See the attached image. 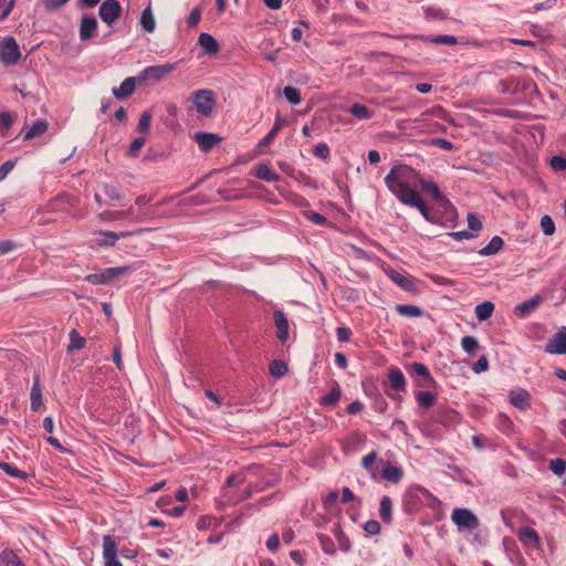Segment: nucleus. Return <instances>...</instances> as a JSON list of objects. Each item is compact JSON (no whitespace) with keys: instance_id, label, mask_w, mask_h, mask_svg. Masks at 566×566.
<instances>
[{"instance_id":"29","label":"nucleus","mask_w":566,"mask_h":566,"mask_svg":"<svg viewBox=\"0 0 566 566\" xmlns=\"http://www.w3.org/2000/svg\"><path fill=\"white\" fill-rule=\"evenodd\" d=\"M285 119L281 116H276L275 123L272 127V129L268 133V135L259 143V147H265L269 144L272 143L274 137L277 135V133L282 129V127L285 125Z\"/></svg>"},{"instance_id":"46","label":"nucleus","mask_w":566,"mask_h":566,"mask_svg":"<svg viewBox=\"0 0 566 566\" xmlns=\"http://www.w3.org/2000/svg\"><path fill=\"white\" fill-rule=\"evenodd\" d=\"M461 346L468 354H474L479 347V343L473 336H464L461 339Z\"/></svg>"},{"instance_id":"44","label":"nucleus","mask_w":566,"mask_h":566,"mask_svg":"<svg viewBox=\"0 0 566 566\" xmlns=\"http://www.w3.org/2000/svg\"><path fill=\"white\" fill-rule=\"evenodd\" d=\"M416 398L419 405L427 408L433 406L437 399L436 395L430 391H420L417 394Z\"/></svg>"},{"instance_id":"25","label":"nucleus","mask_w":566,"mask_h":566,"mask_svg":"<svg viewBox=\"0 0 566 566\" xmlns=\"http://www.w3.org/2000/svg\"><path fill=\"white\" fill-rule=\"evenodd\" d=\"M381 475L389 482L398 483L403 476V471L400 467L388 463L384 467Z\"/></svg>"},{"instance_id":"28","label":"nucleus","mask_w":566,"mask_h":566,"mask_svg":"<svg viewBox=\"0 0 566 566\" xmlns=\"http://www.w3.org/2000/svg\"><path fill=\"white\" fill-rule=\"evenodd\" d=\"M140 25L148 33H151L155 31L156 22H155V17H154V13H153L150 7H147L146 9L143 10L142 15H140Z\"/></svg>"},{"instance_id":"41","label":"nucleus","mask_w":566,"mask_h":566,"mask_svg":"<svg viewBox=\"0 0 566 566\" xmlns=\"http://www.w3.org/2000/svg\"><path fill=\"white\" fill-rule=\"evenodd\" d=\"M317 539L319 542L321 548L324 553L328 555H334L336 553L335 545L333 539L324 534H318Z\"/></svg>"},{"instance_id":"10","label":"nucleus","mask_w":566,"mask_h":566,"mask_svg":"<svg viewBox=\"0 0 566 566\" xmlns=\"http://www.w3.org/2000/svg\"><path fill=\"white\" fill-rule=\"evenodd\" d=\"M384 272L394 283H396L403 291L411 292V293L417 291V286H416V282H415L413 277L406 276L402 273L394 270L390 266H385Z\"/></svg>"},{"instance_id":"48","label":"nucleus","mask_w":566,"mask_h":566,"mask_svg":"<svg viewBox=\"0 0 566 566\" xmlns=\"http://www.w3.org/2000/svg\"><path fill=\"white\" fill-rule=\"evenodd\" d=\"M150 122H151V113L149 111H145L139 117V122H138L139 132H142L144 134H148L149 128H150Z\"/></svg>"},{"instance_id":"37","label":"nucleus","mask_w":566,"mask_h":566,"mask_svg":"<svg viewBox=\"0 0 566 566\" xmlns=\"http://www.w3.org/2000/svg\"><path fill=\"white\" fill-rule=\"evenodd\" d=\"M255 176L259 178V179H262V180H265V181H277L279 180V175L276 172H274L273 170H271L268 166L265 165H262V166H259L258 169H256V174Z\"/></svg>"},{"instance_id":"24","label":"nucleus","mask_w":566,"mask_h":566,"mask_svg":"<svg viewBox=\"0 0 566 566\" xmlns=\"http://www.w3.org/2000/svg\"><path fill=\"white\" fill-rule=\"evenodd\" d=\"M409 368L415 374H417L418 376H420L422 378V380L418 382V386L426 387V386L430 385V382L432 381V377H431L429 369L427 368L426 365H423L421 363H412L409 366Z\"/></svg>"},{"instance_id":"16","label":"nucleus","mask_w":566,"mask_h":566,"mask_svg":"<svg viewBox=\"0 0 566 566\" xmlns=\"http://www.w3.org/2000/svg\"><path fill=\"white\" fill-rule=\"evenodd\" d=\"M274 322L276 326V336L281 343H285L290 337V326L285 314L281 311L274 312Z\"/></svg>"},{"instance_id":"27","label":"nucleus","mask_w":566,"mask_h":566,"mask_svg":"<svg viewBox=\"0 0 566 566\" xmlns=\"http://www.w3.org/2000/svg\"><path fill=\"white\" fill-rule=\"evenodd\" d=\"M379 516L385 523L392 520V502L388 495H384L379 503Z\"/></svg>"},{"instance_id":"22","label":"nucleus","mask_w":566,"mask_h":566,"mask_svg":"<svg viewBox=\"0 0 566 566\" xmlns=\"http://www.w3.org/2000/svg\"><path fill=\"white\" fill-rule=\"evenodd\" d=\"M31 409L39 411L42 407V388L39 376L34 377V381L30 392Z\"/></svg>"},{"instance_id":"39","label":"nucleus","mask_w":566,"mask_h":566,"mask_svg":"<svg viewBox=\"0 0 566 566\" xmlns=\"http://www.w3.org/2000/svg\"><path fill=\"white\" fill-rule=\"evenodd\" d=\"M396 311L407 317H419L422 315L421 308L416 305H397Z\"/></svg>"},{"instance_id":"49","label":"nucleus","mask_w":566,"mask_h":566,"mask_svg":"<svg viewBox=\"0 0 566 566\" xmlns=\"http://www.w3.org/2000/svg\"><path fill=\"white\" fill-rule=\"evenodd\" d=\"M376 459H377V452L371 451L368 454H366L361 460L363 468L366 469L367 471H369L374 479L376 478V474L373 469V463L375 462Z\"/></svg>"},{"instance_id":"6","label":"nucleus","mask_w":566,"mask_h":566,"mask_svg":"<svg viewBox=\"0 0 566 566\" xmlns=\"http://www.w3.org/2000/svg\"><path fill=\"white\" fill-rule=\"evenodd\" d=\"M436 497L420 485L410 486L405 493V504L409 509H416L418 505L434 501Z\"/></svg>"},{"instance_id":"2","label":"nucleus","mask_w":566,"mask_h":566,"mask_svg":"<svg viewBox=\"0 0 566 566\" xmlns=\"http://www.w3.org/2000/svg\"><path fill=\"white\" fill-rule=\"evenodd\" d=\"M21 57V51L13 36L0 40V62L4 65H15Z\"/></svg>"},{"instance_id":"19","label":"nucleus","mask_w":566,"mask_h":566,"mask_svg":"<svg viewBox=\"0 0 566 566\" xmlns=\"http://www.w3.org/2000/svg\"><path fill=\"white\" fill-rule=\"evenodd\" d=\"M198 43L209 55H216L220 51L218 41L209 33H201L198 38Z\"/></svg>"},{"instance_id":"32","label":"nucleus","mask_w":566,"mask_h":566,"mask_svg":"<svg viewBox=\"0 0 566 566\" xmlns=\"http://www.w3.org/2000/svg\"><path fill=\"white\" fill-rule=\"evenodd\" d=\"M70 344L67 346V352L78 350L84 348L86 344V339L80 335L76 329H72L69 334Z\"/></svg>"},{"instance_id":"34","label":"nucleus","mask_w":566,"mask_h":566,"mask_svg":"<svg viewBox=\"0 0 566 566\" xmlns=\"http://www.w3.org/2000/svg\"><path fill=\"white\" fill-rule=\"evenodd\" d=\"M0 469H2L11 478L20 479L23 481H25L29 478L28 473L21 471L20 469L8 462H0Z\"/></svg>"},{"instance_id":"8","label":"nucleus","mask_w":566,"mask_h":566,"mask_svg":"<svg viewBox=\"0 0 566 566\" xmlns=\"http://www.w3.org/2000/svg\"><path fill=\"white\" fill-rule=\"evenodd\" d=\"M177 63H166L160 65H151L144 69L140 73L142 80L161 81L176 70Z\"/></svg>"},{"instance_id":"21","label":"nucleus","mask_w":566,"mask_h":566,"mask_svg":"<svg viewBox=\"0 0 566 566\" xmlns=\"http://www.w3.org/2000/svg\"><path fill=\"white\" fill-rule=\"evenodd\" d=\"M342 394L343 391L340 386L337 382H335L331 391L325 396L321 397L319 405L327 408H334L338 403Z\"/></svg>"},{"instance_id":"17","label":"nucleus","mask_w":566,"mask_h":566,"mask_svg":"<svg viewBox=\"0 0 566 566\" xmlns=\"http://www.w3.org/2000/svg\"><path fill=\"white\" fill-rule=\"evenodd\" d=\"M510 402L521 409H527L530 407V394L522 388L514 389L509 395Z\"/></svg>"},{"instance_id":"23","label":"nucleus","mask_w":566,"mask_h":566,"mask_svg":"<svg viewBox=\"0 0 566 566\" xmlns=\"http://www.w3.org/2000/svg\"><path fill=\"white\" fill-rule=\"evenodd\" d=\"M388 378L392 389L397 391L406 390V378L399 368H391Z\"/></svg>"},{"instance_id":"57","label":"nucleus","mask_w":566,"mask_h":566,"mask_svg":"<svg viewBox=\"0 0 566 566\" xmlns=\"http://www.w3.org/2000/svg\"><path fill=\"white\" fill-rule=\"evenodd\" d=\"M489 369V361L485 356H481L472 366V370L475 374H481Z\"/></svg>"},{"instance_id":"4","label":"nucleus","mask_w":566,"mask_h":566,"mask_svg":"<svg viewBox=\"0 0 566 566\" xmlns=\"http://www.w3.org/2000/svg\"><path fill=\"white\" fill-rule=\"evenodd\" d=\"M132 271H133V268L129 265L108 268L99 273L86 275L85 280L95 285L108 284L114 279L118 277L119 275L130 273Z\"/></svg>"},{"instance_id":"11","label":"nucleus","mask_w":566,"mask_h":566,"mask_svg":"<svg viewBox=\"0 0 566 566\" xmlns=\"http://www.w3.org/2000/svg\"><path fill=\"white\" fill-rule=\"evenodd\" d=\"M122 7L117 0H105L99 7V17L107 23L113 24L120 15Z\"/></svg>"},{"instance_id":"60","label":"nucleus","mask_w":566,"mask_h":566,"mask_svg":"<svg viewBox=\"0 0 566 566\" xmlns=\"http://www.w3.org/2000/svg\"><path fill=\"white\" fill-rule=\"evenodd\" d=\"M364 530L370 535H377L380 533V524L375 520H370L365 523Z\"/></svg>"},{"instance_id":"50","label":"nucleus","mask_w":566,"mask_h":566,"mask_svg":"<svg viewBox=\"0 0 566 566\" xmlns=\"http://www.w3.org/2000/svg\"><path fill=\"white\" fill-rule=\"evenodd\" d=\"M541 228L545 235H552L555 232V224L549 216L542 217Z\"/></svg>"},{"instance_id":"43","label":"nucleus","mask_w":566,"mask_h":566,"mask_svg":"<svg viewBox=\"0 0 566 566\" xmlns=\"http://www.w3.org/2000/svg\"><path fill=\"white\" fill-rule=\"evenodd\" d=\"M0 566H22V564L13 552H3L0 554Z\"/></svg>"},{"instance_id":"51","label":"nucleus","mask_w":566,"mask_h":566,"mask_svg":"<svg viewBox=\"0 0 566 566\" xmlns=\"http://www.w3.org/2000/svg\"><path fill=\"white\" fill-rule=\"evenodd\" d=\"M145 138L144 137H137L133 140V143L130 144V147L127 151V155L129 157H137L138 156V151L143 148V146L145 145Z\"/></svg>"},{"instance_id":"64","label":"nucleus","mask_w":566,"mask_h":566,"mask_svg":"<svg viewBox=\"0 0 566 566\" xmlns=\"http://www.w3.org/2000/svg\"><path fill=\"white\" fill-rule=\"evenodd\" d=\"M104 192L112 199V200H119L120 199V193L118 191V189L114 186H111V185H105L104 186Z\"/></svg>"},{"instance_id":"3","label":"nucleus","mask_w":566,"mask_h":566,"mask_svg":"<svg viewBox=\"0 0 566 566\" xmlns=\"http://www.w3.org/2000/svg\"><path fill=\"white\" fill-rule=\"evenodd\" d=\"M191 99L199 114L210 116L216 106L214 95L210 90H199L191 94Z\"/></svg>"},{"instance_id":"13","label":"nucleus","mask_w":566,"mask_h":566,"mask_svg":"<svg viewBox=\"0 0 566 566\" xmlns=\"http://www.w3.org/2000/svg\"><path fill=\"white\" fill-rule=\"evenodd\" d=\"M545 352L548 354H566V327H562L546 344Z\"/></svg>"},{"instance_id":"45","label":"nucleus","mask_w":566,"mask_h":566,"mask_svg":"<svg viewBox=\"0 0 566 566\" xmlns=\"http://www.w3.org/2000/svg\"><path fill=\"white\" fill-rule=\"evenodd\" d=\"M270 373L273 377H276V378L283 377L287 373V366L282 360H274L270 365Z\"/></svg>"},{"instance_id":"59","label":"nucleus","mask_w":566,"mask_h":566,"mask_svg":"<svg viewBox=\"0 0 566 566\" xmlns=\"http://www.w3.org/2000/svg\"><path fill=\"white\" fill-rule=\"evenodd\" d=\"M422 122H423L422 119H415V120H412V123L416 125L415 127L420 128L421 132L436 133L441 127L440 124L432 123V124L428 125V127L424 128L423 125H422Z\"/></svg>"},{"instance_id":"31","label":"nucleus","mask_w":566,"mask_h":566,"mask_svg":"<svg viewBox=\"0 0 566 566\" xmlns=\"http://www.w3.org/2000/svg\"><path fill=\"white\" fill-rule=\"evenodd\" d=\"M474 312L479 321H486L492 316L494 312V304L490 301H485L481 304H478L474 308Z\"/></svg>"},{"instance_id":"26","label":"nucleus","mask_w":566,"mask_h":566,"mask_svg":"<svg viewBox=\"0 0 566 566\" xmlns=\"http://www.w3.org/2000/svg\"><path fill=\"white\" fill-rule=\"evenodd\" d=\"M503 239L499 235H494L490 242L479 251V253L483 256L494 255L503 248Z\"/></svg>"},{"instance_id":"30","label":"nucleus","mask_w":566,"mask_h":566,"mask_svg":"<svg viewBox=\"0 0 566 566\" xmlns=\"http://www.w3.org/2000/svg\"><path fill=\"white\" fill-rule=\"evenodd\" d=\"M518 539L523 543H532L535 547H539L541 539L536 531L530 527L522 528L518 534Z\"/></svg>"},{"instance_id":"63","label":"nucleus","mask_w":566,"mask_h":566,"mask_svg":"<svg viewBox=\"0 0 566 566\" xmlns=\"http://www.w3.org/2000/svg\"><path fill=\"white\" fill-rule=\"evenodd\" d=\"M336 333L338 340L342 343L348 342L350 339L352 331L348 327H337Z\"/></svg>"},{"instance_id":"53","label":"nucleus","mask_w":566,"mask_h":566,"mask_svg":"<svg viewBox=\"0 0 566 566\" xmlns=\"http://www.w3.org/2000/svg\"><path fill=\"white\" fill-rule=\"evenodd\" d=\"M430 41L436 44H447V45H454L458 43V40L455 36L447 35V34L433 36V38H431Z\"/></svg>"},{"instance_id":"18","label":"nucleus","mask_w":566,"mask_h":566,"mask_svg":"<svg viewBox=\"0 0 566 566\" xmlns=\"http://www.w3.org/2000/svg\"><path fill=\"white\" fill-rule=\"evenodd\" d=\"M136 88V78L130 76L126 77L118 87L113 88V95L118 98H126L130 96Z\"/></svg>"},{"instance_id":"38","label":"nucleus","mask_w":566,"mask_h":566,"mask_svg":"<svg viewBox=\"0 0 566 566\" xmlns=\"http://www.w3.org/2000/svg\"><path fill=\"white\" fill-rule=\"evenodd\" d=\"M337 542L338 546L343 552H349L352 548V543L349 538L344 534L342 528L339 526H336L333 531Z\"/></svg>"},{"instance_id":"55","label":"nucleus","mask_w":566,"mask_h":566,"mask_svg":"<svg viewBox=\"0 0 566 566\" xmlns=\"http://www.w3.org/2000/svg\"><path fill=\"white\" fill-rule=\"evenodd\" d=\"M551 167L555 171H564L566 170V157L564 156H553L551 159Z\"/></svg>"},{"instance_id":"5","label":"nucleus","mask_w":566,"mask_h":566,"mask_svg":"<svg viewBox=\"0 0 566 566\" xmlns=\"http://www.w3.org/2000/svg\"><path fill=\"white\" fill-rule=\"evenodd\" d=\"M147 231V229H137L135 231H123V232H114L108 230L95 231L94 234L97 235L95 240V245L98 248L102 247H114L115 243L119 239H125L134 234H139Z\"/></svg>"},{"instance_id":"14","label":"nucleus","mask_w":566,"mask_h":566,"mask_svg":"<svg viewBox=\"0 0 566 566\" xmlns=\"http://www.w3.org/2000/svg\"><path fill=\"white\" fill-rule=\"evenodd\" d=\"M418 185H420L423 191L429 192L432 198L443 207L450 206V201L443 196L438 185L432 179H423L419 176Z\"/></svg>"},{"instance_id":"12","label":"nucleus","mask_w":566,"mask_h":566,"mask_svg":"<svg viewBox=\"0 0 566 566\" xmlns=\"http://www.w3.org/2000/svg\"><path fill=\"white\" fill-rule=\"evenodd\" d=\"M49 129V123L46 119L39 118L32 123V125H24L20 132L23 140H31L42 136Z\"/></svg>"},{"instance_id":"47","label":"nucleus","mask_w":566,"mask_h":566,"mask_svg":"<svg viewBox=\"0 0 566 566\" xmlns=\"http://www.w3.org/2000/svg\"><path fill=\"white\" fill-rule=\"evenodd\" d=\"M549 469L554 474L562 476L566 472V461L560 458L553 459L549 462Z\"/></svg>"},{"instance_id":"58","label":"nucleus","mask_w":566,"mask_h":566,"mask_svg":"<svg viewBox=\"0 0 566 566\" xmlns=\"http://www.w3.org/2000/svg\"><path fill=\"white\" fill-rule=\"evenodd\" d=\"M304 217L306 219L311 220L315 224L322 226L327 222L326 218L323 214H321L318 212H314V211H305Z\"/></svg>"},{"instance_id":"36","label":"nucleus","mask_w":566,"mask_h":566,"mask_svg":"<svg viewBox=\"0 0 566 566\" xmlns=\"http://www.w3.org/2000/svg\"><path fill=\"white\" fill-rule=\"evenodd\" d=\"M130 210L127 211H103L98 214L101 221H117L127 218Z\"/></svg>"},{"instance_id":"56","label":"nucleus","mask_w":566,"mask_h":566,"mask_svg":"<svg viewBox=\"0 0 566 566\" xmlns=\"http://www.w3.org/2000/svg\"><path fill=\"white\" fill-rule=\"evenodd\" d=\"M70 0H42V4L48 11H55L62 8Z\"/></svg>"},{"instance_id":"15","label":"nucleus","mask_w":566,"mask_h":566,"mask_svg":"<svg viewBox=\"0 0 566 566\" xmlns=\"http://www.w3.org/2000/svg\"><path fill=\"white\" fill-rule=\"evenodd\" d=\"M199 148L207 153L221 142V137L212 133H196L193 136Z\"/></svg>"},{"instance_id":"20","label":"nucleus","mask_w":566,"mask_h":566,"mask_svg":"<svg viewBox=\"0 0 566 566\" xmlns=\"http://www.w3.org/2000/svg\"><path fill=\"white\" fill-rule=\"evenodd\" d=\"M97 28L94 17H83L80 24V38L83 41L90 40Z\"/></svg>"},{"instance_id":"40","label":"nucleus","mask_w":566,"mask_h":566,"mask_svg":"<svg viewBox=\"0 0 566 566\" xmlns=\"http://www.w3.org/2000/svg\"><path fill=\"white\" fill-rule=\"evenodd\" d=\"M348 112L359 119H368L373 116V113L363 104L352 105Z\"/></svg>"},{"instance_id":"61","label":"nucleus","mask_w":566,"mask_h":566,"mask_svg":"<svg viewBox=\"0 0 566 566\" xmlns=\"http://www.w3.org/2000/svg\"><path fill=\"white\" fill-rule=\"evenodd\" d=\"M15 166V160H8L0 166V181L4 180L7 176Z\"/></svg>"},{"instance_id":"52","label":"nucleus","mask_w":566,"mask_h":566,"mask_svg":"<svg viewBox=\"0 0 566 566\" xmlns=\"http://www.w3.org/2000/svg\"><path fill=\"white\" fill-rule=\"evenodd\" d=\"M468 227H469V230L473 233V232H478L482 229V222L481 220L479 219V217L475 214V213H468Z\"/></svg>"},{"instance_id":"1","label":"nucleus","mask_w":566,"mask_h":566,"mask_svg":"<svg viewBox=\"0 0 566 566\" xmlns=\"http://www.w3.org/2000/svg\"><path fill=\"white\" fill-rule=\"evenodd\" d=\"M419 172L408 165H395L384 178L388 190L403 205L419 196L415 189L418 185Z\"/></svg>"},{"instance_id":"33","label":"nucleus","mask_w":566,"mask_h":566,"mask_svg":"<svg viewBox=\"0 0 566 566\" xmlns=\"http://www.w3.org/2000/svg\"><path fill=\"white\" fill-rule=\"evenodd\" d=\"M407 206L409 207H413V208H417L421 216L429 222L431 223H436V220L433 219V217L430 214L429 212V209L427 208L426 203L423 202L421 196L419 195L418 197H416V199H413L412 201H410Z\"/></svg>"},{"instance_id":"62","label":"nucleus","mask_w":566,"mask_h":566,"mask_svg":"<svg viewBox=\"0 0 566 566\" xmlns=\"http://www.w3.org/2000/svg\"><path fill=\"white\" fill-rule=\"evenodd\" d=\"M201 19V10L199 8H195L191 10L189 17H188V25L190 28L196 27Z\"/></svg>"},{"instance_id":"35","label":"nucleus","mask_w":566,"mask_h":566,"mask_svg":"<svg viewBox=\"0 0 566 566\" xmlns=\"http://www.w3.org/2000/svg\"><path fill=\"white\" fill-rule=\"evenodd\" d=\"M539 301H541L539 296L536 295V296L532 297L531 300L518 304L516 306V312L520 315L525 316V315L530 314L533 310L536 308V306L539 304Z\"/></svg>"},{"instance_id":"9","label":"nucleus","mask_w":566,"mask_h":566,"mask_svg":"<svg viewBox=\"0 0 566 566\" xmlns=\"http://www.w3.org/2000/svg\"><path fill=\"white\" fill-rule=\"evenodd\" d=\"M117 544L111 535L103 536V558L105 566H123L118 557Z\"/></svg>"},{"instance_id":"7","label":"nucleus","mask_w":566,"mask_h":566,"mask_svg":"<svg viewBox=\"0 0 566 566\" xmlns=\"http://www.w3.org/2000/svg\"><path fill=\"white\" fill-rule=\"evenodd\" d=\"M451 520L460 531H473L479 526L476 515L469 509H454L451 514Z\"/></svg>"},{"instance_id":"54","label":"nucleus","mask_w":566,"mask_h":566,"mask_svg":"<svg viewBox=\"0 0 566 566\" xmlns=\"http://www.w3.org/2000/svg\"><path fill=\"white\" fill-rule=\"evenodd\" d=\"M313 154L318 158L327 159L331 154L329 147L325 143H319L314 147Z\"/></svg>"},{"instance_id":"42","label":"nucleus","mask_w":566,"mask_h":566,"mask_svg":"<svg viewBox=\"0 0 566 566\" xmlns=\"http://www.w3.org/2000/svg\"><path fill=\"white\" fill-rule=\"evenodd\" d=\"M283 94L291 105H298L302 102L300 91L293 86H286Z\"/></svg>"}]
</instances>
